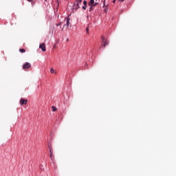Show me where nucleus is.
<instances>
[{
  "label": "nucleus",
  "instance_id": "nucleus-8",
  "mask_svg": "<svg viewBox=\"0 0 176 176\" xmlns=\"http://www.w3.org/2000/svg\"><path fill=\"white\" fill-rule=\"evenodd\" d=\"M102 45H103V47H105V46H107V45H109V43H108V41H106L102 43Z\"/></svg>",
  "mask_w": 176,
  "mask_h": 176
},
{
  "label": "nucleus",
  "instance_id": "nucleus-12",
  "mask_svg": "<svg viewBox=\"0 0 176 176\" xmlns=\"http://www.w3.org/2000/svg\"><path fill=\"white\" fill-rule=\"evenodd\" d=\"M50 72H51V74H54V69L52 68L50 69Z\"/></svg>",
  "mask_w": 176,
  "mask_h": 176
},
{
  "label": "nucleus",
  "instance_id": "nucleus-6",
  "mask_svg": "<svg viewBox=\"0 0 176 176\" xmlns=\"http://www.w3.org/2000/svg\"><path fill=\"white\" fill-rule=\"evenodd\" d=\"M27 102H28V100L21 99V100H20L21 105H25L27 104Z\"/></svg>",
  "mask_w": 176,
  "mask_h": 176
},
{
  "label": "nucleus",
  "instance_id": "nucleus-21",
  "mask_svg": "<svg viewBox=\"0 0 176 176\" xmlns=\"http://www.w3.org/2000/svg\"><path fill=\"white\" fill-rule=\"evenodd\" d=\"M47 1V0H45V1Z\"/></svg>",
  "mask_w": 176,
  "mask_h": 176
},
{
  "label": "nucleus",
  "instance_id": "nucleus-11",
  "mask_svg": "<svg viewBox=\"0 0 176 176\" xmlns=\"http://www.w3.org/2000/svg\"><path fill=\"white\" fill-rule=\"evenodd\" d=\"M101 39H102V43L106 41L105 37H104V36H102Z\"/></svg>",
  "mask_w": 176,
  "mask_h": 176
},
{
  "label": "nucleus",
  "instance_id": "nucleus-20",
  "mask_svg": "<svg viewBox=\"0 0 176 176\" xmlns=\"http://www.w3.org/2000/svg\"><path fill=\"white\" fill-rule=\"evenodd\" d=\"M120 1H121V2H124V0H120Z\"/></svg>",
  "mask_w": 176,
  "mask_h": 176
},
{
  "label": "nucleus",
  "instance_id": "nucleus-7",
  "mask_svg": "<svg viewBox=\"0 0 176 176\" xmlns=\"http://www.w3.org/2000/svg\"><path fill=\"white\" fill-rule=\"evenodd\" d=\"M88 5L89 6H92V5H94V0H90Z\"/></svg>",
  "mask_w": 176,
  "mask_h": 176
},
{
  "label": "nucleus",
  "instance_id": "nucleus-1",
  "mask_svg": "<svg viewBox=\"0 0 176 176\" xmlns=\"http://www.w3.org/2000/svg\"><path fill=\"white\" fill-rule=\"evenodd\" d=\"M82 0H76L74 4V8L76 10H78L80 8V5L82 4Z\"/></svg>",
  "mask_w": 176,
  "mask_h": 176
},
{
  "label": "nucleus",
  "instance_id": "nucleus-16",
  "mask_svg": "<svg viewBox=\"0 0 176 176\" xmlns=\"http://www.w3.org/2000/svg\"><path fill=\"white\" fill-rule=\"evenodd\" d=\"M87 33L89 34V28H86Z\"/></svg>",
  "mask_w": 176,
  "mask_h": 176
},
{
  "label": "nucleus",
  "instance_id": "nucleus-15",
  "mask_svg": "<svg viewBox=\"0 0 176 176\" xmlns=\"http://www.w3.org/2000/svg\"><path fill=\"white\" fill-rule=\"evenodd\" d=\"M86 8H87V6H82V9H83L84 10H86Z\"/></svg>",
  "mask_w": 176,
  "mask_h": 176
},
{
  "label": "nucleus",
  "instance_id": "nucleus-5",
  "mask_svg": "<svg viewBox=\"0 0 176 176\" xmlns=\"http://www.w3.org/2000/svg\"><path fill=\"white\" fill-rule=\"evenodd\" d=\"M69 20H71V19L69 18V16H68L66 19V25H64L63 28H64V27H65V25L67 26V28H68V27H69V24H70Z\"/></svg>",
  "mask_w": 176,
  "mask_h": 176
},
{
  "label": "nucleus",
  "instance_id": "nucleus-2",
  "mask_svg": "<svg viewBox=\"0 0 176 176\" xmlns=\"http://www.w3.org/2000/svg\"><path fill=\"white\" fill-rule=\"evenodd\" d=\"M31 68V63L26 62L23 65V69H28Z\"/></svg>",
  "mask_w": 176,
  "mask_h": 176
},
{
  "label": "nucleus",
  "instance_id": "nucleus-3",
  "mask_svg": "<svg viewBox=\"0 0 176 176\" xmlns=\"http://www.w3.org/2000/svg\"><path fill=\"white\" fill-rule=\"evenodd\" d=\"M50 153V158L52 160V162L54 160V156L53 155V149L52 147L49 146Z\"/></svg>",
  "mask_w": 176,
  "mask_h": 176
},
{
  "label": "nucleus",
  "instance_id": "nucleus-13",
  "mask_svg": "<svg viewBox=\"0 0 176 176\" xmlns=\"http://www.w3.org/2000/svg\"><path fill=\"white\" fill-rule=\"evenodd\" d=\"M83 4L85 5V6H87V1H83Z\"/></svg>",
  "mask_w": 176,
  "mask_h": 176
},
{
  "label": "nucleus",
  "instance_id": "nucleus-18",
  "mask_svg": "<svg viewBox=\"0 0 176 176\" xmlns=\"http://www.w3.org/2000/svg\"><path fill=\"white\" fill-rule=\"evenodd\" d=\"M28 2H32V0H28Z\"/></svg>",
  "mask_w": 176,
  "mask_h": 176
},
{
  "label": "nucleus",
  "instance_id": "nucleus-4",
  "mask_svg": "<svg viewBox=\"0 0 176 176\" xmlns=\"http://www.w3.org/2000/svg\"><path fill=\"white\" fill-rule=\"evenodd\" d=\"M39 49H41L42 52H46V47H45V43L40 44Z\"/></svg>",
  "mask_w": 176,
  "mask_h": 176
},
{
  "label": "nucleus",
  "instance_id": "nucleus-10",
  "mask_svg": "<svg viewBox=\"0 0 176 176\" xmlns=\"http://www.w3.org/2000/svg\"><path fill=\"white\" fill-rule=\"evenodd\" d=\"M19 52L21 53H25V50H24V49H19Z\"/></svg>",
  "mask_w": 176,
  "mask_h": 176
},
{
  "label": "nucleus",
  "instance_id": "nucleus-17",
  "mask_svg": "<svg viewBox=\"0 0 176 176\" xmlns=\"http://www.w3.org/2000/svg\"><path fill=\"white\" fill-rule=\"evenodd\" d=\"M91 9H93V6H91V8H89L90 10H91Z\"/></svg>",
  "mask_w": 176,
  "mask_h": 176
},
{
  "label": "nucleus",
  "instance_id": "nucleus-19",
  "mask_svg": "<svg viewBox=\"0 0 176 176\" xmlns=\"http://www.w3.org/2000/svg\"><path fill=\"white\" fill-rule=\"evenodd\" d=\"M115 2H116V0L113 1V3H115Z\"/></svg>",
  "mask_w": 176,
  "mask_h": 176
},
{
  "label": "nucleus",
  "instance_id": "nucleus-14",
  "mask_svg": "<svg viewBox=\"0 0 176 176\" xmlns=\"http://www.w3.org/2000/svg\"><path fill=\"white\" fill-rule=\"evenodd\" d=\"M62 24H63V22H60V23L56 24V25H57V27H60V25H61Z\"/></svg>",
  "mask_w": 176,
  "mask_h": 176
},
{
  "label": "nucleus",
  "instance_id": "nucleus-9",
  "mask_svg": "<svg viewBox=\"0 0 176 176\" xmlns=\"http://www.w3.org/2000/svg\"><path fill=\"white\" fill-rule=\"evenodd\" d=\"M52 109L53 112H56V111H57V108H56V107H54V106L52 107Z\"/></svg>",
  "mask_w": 176,
  "mask_h": 176
}]
</instances>
